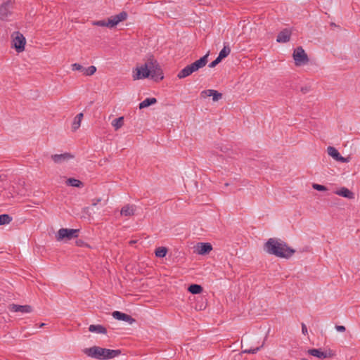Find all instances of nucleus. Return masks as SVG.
<instances>
[{
  "mask_svg": "<svg viewBox=\"0 0 360 360\" xmlns=\"http://www.w3.org/2000/svg\"><path fill=\"white\" fill-rule=\"evenodd\" d=\"M265 251L278 257L288 259L295 252L286 243L279 239L269 238L264 244Z\"/></svg>",
  "mask_w": 360,
  "mask_h": 360,
  "instance_id": "nucleus-1",
  "label": "nucleus"
},
{
  "mask_svg": "<svg viewBox=\"0 0 360 360\" xmlns=\"http://www.w3.org/2000/svg\"><path fill=\"white\" fill-rule=\"evenodd\" d=\"M82 352L89 357L98 360H108L118 356L121 353L120 349H110L98 346H93L84 348Z\"/></svg>",
  "mask_w": 360,
  "mask_h": 360,
  "instance_id": "nucleus-2",
  "label": "nucleus"
},
{
  "mask_svg": "<svg viewBox=\"0 0 360 360\" xmlns=\"http://www.w3.org/2000/svg\"><path fill=\"white\" fill-rule=\"evenodd\" d=\"M155 63L156 60L153 56H150L143 65L136 69V73L133 75L134 80L148 78L150 75V68L155 66Z\"/></svg>",
  "mask_w": 360,
  "mask_h": 360,
  "instance_id": "nucleus-3",
  "label": "nucleus"
},
{
  "mask_svg": "<svg viewBox=\"0 0 360 360\" xmlns=\"http://www.w3.org/2000/svg\"><path fill=\"white\" fill-rule=\"evenodd\" d=\"M128 14L126 11H122L117 15L111 16L108 20H98L94 22V25L101 27H107L112 28L116 26L119 22L127 20Z\"/></svg>",
  "mask_w": 360,
  "mask_h": 360,
  "instance_id": "nucleus-4",
  "label": "nucleus"
},
{
  "mask_svg": "<svg viewBox=\"0 0 360 360\" xmlns=\"http://www.w3.org/2000/svg\"><path fill=\"white\" fill-rule=\"evenodd\" d=\"M79 229H60L56 234V239L58 241L70 240L76 238L79 236Z\"/></svg>",
  "mask_w": 360,
  "mask_h": 360,
  "instance_id": "nucleus-5",
  "label": "nucleus"
},
{
  "mask_svg": "<svg viewBox=\"0 0 360 360\" xmlns=\"http://www.w3.org/2000/svg\"><path fill=\"white\" fill-rule=\"evenodd\" d=\"M292 56L297 66L307 64L309 62L308 56L302 46H298L294 50Z\"/></svg>",
  "mask_w": 360,
  "mask_h": 360,
  "instance_id": "nucleus-6",
  "label": "nucleus"
},
{
  "mask_svg": "<svg viewBox=\"0 0 360 360\" xmlns=\"http://www.w3.org/2000/svg\"><path fill=\"white\" fill-rule=\"evenodd\" d=\"M13 45L16 51L20 53L24 51L26 40L22 34L19 32H15L12 34Z\"/></svg>",
  "mask_w": 360,
  "mask_h": 360,
  "instance_id": "nucleus-7",
  "label": "nucleus"
},
{
  "mask_svg": "<svg viewBox=\"0 0 360 360\" xmlns=\"http://www.w3.org/2000/svg\"><path fill=\"white\" fill-rule=\"evenodd\" d=\"M13 4L11 1L2 4L0 6V20H4L11 14Z\"/></svg>",
  "mask_w": 360,
  "mask_h": 360,
  "instance_id": "nucleus-8",
  "label": "nucleus"
},
{
  "mask_svg": "<svg viewBox=\"0 0 360 360\" xmlns=\"http://www.w3.org/2000/svg\"><path fill=\"white\" fill-rule=\"evenodd\" d=\"M307 353L321 359H324L333 356L331 351H321L320 349H310L307 351Z\"/></svg>",
  "mask_w": 360,
  "mask_h": 360,
  "instance_id": "nucleus-9",
  "label": "nucleus"
},
{
  "mask_svg": "<svg viewBox=\"0 0 360 360\" xmlns=\"http://www.w3.org/2000/svg\"><path fill=\"white\" fill-rule=\"evenodd\" d=\"M208 56L209 53L189 65L193 72L198 71L199 69L202 68L206 65L208 62Z\"/></svg>",
  "mask_w": 360,
  "mask_h": 360,
  "instance_id": "nucleus-10",
  "label": "nucleus"
},
{
  "mask_svg": "<svg viewBox=\"0 0 360 360\" xmlns=\"http://www.w3.org/2000/svg\"><path fill=\"white\" fill-rule=\"evenodd\" d=\"M327 152L330 156H331L333 159H335L336 161L341 162H347L348 158L342 157L338 150L333 147V146H328L327 148Z\"/></svg>",
  "mask_w": 360,
  "mask_h": 360,
  "instance_id": "nucleus-11",
  "label": "nucleus"
},
{
  "mask_svg": "<svg viewBox=\"0 0 360 360\" xmlns=\"http://www.w3.org/2000/svg\"><path fill=\"white\" fill-rule=\"evenodd\" d=\"M195 248L197 253L201 255L209 254L212 250V246L210 243H198Z\"/></svg>",
  "mask_w": 360,
  "mask_h": 360,
  "instance_id": "nucleus-12",
  "label": "nucleus"
},
{
  "mask_svg": "<svg viewBox=\"0 0 360 360\" xmlns=\"http://www.w3.org/2000/svg\"><path fill=\"white\" fill-rule=\"evenodd\" d=\"M8 309L13 312L30 313L32 311V307L30 305L11 304L8 306Z\"/></svg>",
  "mask_w": 360,
  "mask_h": 360,
  "instance_id": "nucleus-13",
  "label": "nucleus"
},
{
  "mask_svg": "<svg viewBox=\"0 0 360 360\" xmlns=\"http://www.w3.org/2000/svg\"><path fill=\"white\" fill-rule=\"evenodd\" d=\"M112 315L114 319L119 320V321H123L125 322H128L130 324L135 322V319H133L131 316H129L127 314L122 313L121 311H113Z\"/></svg>",
  "mask_w": 360,
  "mask_h": 360,
  "instance_id": "nucleus-14",
  "label": "nucleus"
},
{
  "mask_svg": "<svg viewBox=\"0 0 360 360\" xmlns=\"http://www.w3.org/2000/svg\"><path fill=\"white\" fill-rule=\"evenodd\" d=\"M150 70L151 72L150 76L155 82L160 81L164 78L162 70L159 67L157 61L155 63V66L153 68H150Z\"/></svg>",
  "mask_w": 360,
  "mask_h": 360,
  "instance_id": "nucleus-15",
  "label": "nucleus"
},
{
  "mask_svg": "<svg viewBox=\"0 0 360 360\" xmlns=\"http://www.w3.org/2000/svg\"><path fill=\"white\" fill-rule=\"evenodd\" d=\"M73 158L74 156L69 153H65L63 154H55L51 155V159L55 163L57 164L68 161Z\"/></svg>",
  "mask_w": 360,
  "mask_h": 360,
  "instance_id": "nucleus-16",
  "label": "nucleus"
},
{
  "mask_svg": "<svg viewBox=\"0 0 360 360\" xmlns=\"http://www.w3.org/2000/svg\"><path fill=\"white\" fill-rule=\"evenodd\" d=\"M203 98L212 96L213 101H217L222 98V94L214 89L204 90L200 94Z\"/></svg>",
  "mask_w": 360,
  "mask_h": 360,
  "instance_id": "nucleus-17",
  "label": "nucleus"
},
{
  "mask_svg": "<svg viewBox=\"0 0 360 360\" xmlns=\"http://www.w3.org/2000/svg\"><path fill=\"white\" fill-rule=\"evenodd\" d=\"M290 36L291 31L288 29H284L278 34L276 41L279 43H286L290 41Z\"/></svg>",
  "mask_w": 360,
  "mask_h": 360,
  "instance_id": "nucleus-18",
  "label": "nucleus"
},
{
  "mask_svg": "<svg viewBox=\"0 0 360 360\" xmlns=\"http://www.w3.org/2000/svg\"><path fill=\"white\" fill-rule=\"evenodd\" d=\"M335 193L340 196H342L348 199L354 198V193L345 187H342L340 190L335 191Z\"/></svg>",
  "mask_w": 360,
  "mask_h": 360,
  "instance_id": "nucleus-19",
  "label": "nucleus"
},
{
  "mask_svg": "<svg viewBox=\"0 0 360 360\" xmlns=\"http://www.w3.org/2000/svg\"><path fill=\"white\" fill-rule=\"evenodd\" d=\"M135 208L134 205H126L121 209L120 214L126 217H131L134 214Z\"/></svg>",
  "mask_w": 360,
  "mask_h": 360,
  "instance_id": "nucleus-20",
  "label": "nucleus"
},
{
  "mask_svg": "<svg viewBox=\"0 0 360 360\" xmlns=\"http://www.w3.org/2000/svg\"><path fill=\"white\" fill-rule=\"evenodd\" d=\"M89 330L92 333L106 334L107 330L102 325H90Z\"/></svg>",
  "mask_w": 360,
  "mask_h": 360,
  "instance_id": "nucleus-21",
  "label": "nucleus"
},
{
  "mask_svg": "<svg viewBox=\"0 0 360 360\" xmlns=\"http://www.w3.org/2000/svg\"><path fill=\"white\" fill-rule=\"evenodd\" d=\"M193 72L192 69H191V67L188 65L186 66L184 68H183L181 71L179 72L177 74V77L179 79H184L186 77L190 76L191 74H193Z\"/></svg>",
  "mask_w": 360,
  "mask_h": 360,
  "instance_id": "nucleus-22",
  "label": "nucleus"
},
{
  "mask_svg": "<svg viewBox=\"0 0 360 360\" xmlns=\"http://www.w3.org/2000/svg\"><path fill=\"white\" fill-rule=\"evenodd\" d=\"M265 340H263L261 345L256 347L255 348L245 349H243L240 353L238 354L239 357L241 356L242 354H256L259 351L264 345Z\"/></svg>",
  "mask_w": 360,
  "mask_h": 360,
  "instance_id": "nucleus-23",
  "label": "nucleus"
},
{
  "mask_svg": "<svg viewBox=\"0 0 360 360\" xmlns=\"http://www.w3.org/2000/svg\"><path fill=\"white\" fill-rule=\"evenodd\" d=\"M156 103L157 99L155 98H147L139 103V108L143 109L151 105L155 104Z\"/></svg>",
  "mask_w": 360,
  "mask_h": 360,
  "instance_id": "nucleus-24",
  "label": "nucleus"
},
{
  "mask_svg": "<svg viewBox=\"0 0 360 360\" xmlns=\"http://www.w3.org/2000/svg\"><path fill=\"white\" fill-rule=\"evenodd\" d=\"M66 184L70 186L81 188L83 187L84 184L79 179L75 178H69L66 181Z\"/></svg>",
  "mask_w": 360,
  "mask_h": 360,
  "instance_id": "nucleus-25",
  "label": "nucleus"
},
{
  "mask_svg": "<svg viewBox=\"0 0 360 360\" xmlns=\"http://www.w3.org/2000/svg\"><path fill=\"white\" fill-rule=\"evenodd\" d=\"M188 292L193 295L200 294L202 292L203 288L200 285L191 284L188 288Z\"/></svg>",
  "mask_w": 360,
  "mask_h": 360,
  "instance_id": "nucleus-26",
  "label": "nucleus"
},
{
  "mask_svg": "<svg viewBox=\"0 0 360 360\" xmlns=\"http://www.w3.org/2000/svg\"><path fill=\"white\" fill-rule=\"evenodd\" d=\"M115 130L117 131L124 125V117H120L112 120L111 123Z\"/></svg>",
  "mask_w": 360,
  "mask_h": 360,
  "instance_id": "nucleus-27",
  "label": "nucleus"
},
{
  "mask_svg": "<svg viewBox=\"0 0 360 360\" xmlns=\"http://www.w3.org/2000/svg\"><path fill=\"white\" fill-rule=\"evenodd\" d=\"M230 53L231 49L229 46H224V48L219 52V56L217 57L222 60L224 58L227 57L230 54Z\"/></svg>",
  "mask_w": 360,
  "mask_h": 360,
  "instance_id": "nucleus-28",
  "label": "nucleus"
},
{
  "mask_svg": "<svg viewBox=\"0 0 360 360\" xmlns=\"http://www.w3.org/2000/svg\"><path fill=\"white\" fill-rule=\"evenodd\" d=\"M12 221V217L7 214H3L0 215V225H5L9 224Z\"/></svg>",
  "mask_w": 360,
  "mask_h": 360,
  "instance_id": "nucleus-29",
  "label": "nucleus"
},
{
  "mask_svg": "<svg viewBox=\"0 0 360 360\" xmlns=\"http://www.w3.org/2000/svg\"><path fill=\"white\" fill-rule=\"evenodd\" d=\"M167 249L165 247H160L155 250V256L158 257H164L166 256Z\"/></svg>",
  "mask_w": 360,
  "mask_h": 360,
  "instance_id": "nucleus-30",
  "label": "nucleus"
},
{
  "mask_svg": "<svg viewBox=\"0 0 360 360\" xmlns=\"http://www.w3.org/2000/svg\"><path fill=\"white\" fill-rule=\"evenodd\" d=\"M96 71V68L94 65H91L87 68H84V75L86 76L93 75Z\"/></svg>",
  "mask_w": 360,
  "mask_h": 360,
  "instance_id": "nucleus-31",
  "label": "nucleus"
},
{
  "mask_svg": "<svg viewBox=\"0 0 360 360\" xmlns=\"http://www.w3.org/2000/svg\"><path fill=\"white\" fill-rule=\"evenodd\" d=\"M312 188L319 191H325L327 190L326 186L317 184H313Z\"/></svg>",
  "mask_w": 360,
  "mask_h": 360,
  "instance_id": "nucleus-32",
  "label": "nucleus"
},
{
  "mask_svg": "<svg viewBox=\"0 0 360 360\" xmlns=\"http://www.w3.org/2000/svg\"><path fill=\"white\" fill-rule=\"evenodd\" d=\"M72 70H79L84 72V68L79 63H74L71 65Z\"/></svg>",
  "mask_w": 360,
  "mask_h": 360,
  "instance_id": "nucleus-33",
  "label": "nucleus"
},
{
  "mask_svg": "<svg viewBox=\"0 0 360 360\" xmlns=\"http://www.w3.org/2000/svg\"><path fill=\"white\" fill-rule=\"evenodd\" d=\"M81 122L76 118L74 119L72 122V131H76L80 127Z\"/></svg>",
  "mask_w": 360,
  "mask_h": 360,
  "instance_id": "nucleus-34",
  "label": "nucleus"
},
{
  "mask_svg": "<svg viewBox=\"0 0 360 360\" xmlns=\"http://www.w3.org/2000/svg\"><path fill=\"white\" fill-rule=\"evenodd\" d=\"M221 61V60L220 58H219L218 57H217V58L213 60L212 62H211L210 64H209V68H214L217 65H218L220 62Z\"/></svg>",
  "mask_w": 360,
  "mask_h": 360,
  "instance_id": "nucleus-35",
  "label": "nucleus"
},
{
  "mask_svg": "<svg viewBox=\"0 0 360 360\" xmlns=\"http://www.w3.org/2000/svg\"><path fill=\"white\" fill-rule=\"evenodd\" d=\"M335 329L338 331V332H345L346 330V328L344 326H338V325H336L335 326Z\"/></svg>",
  "mask_w": 360,
  "mask_h": 360,
  "instance_id": "nucleus-36",
  "label": "nucleus"
},
{
  "mask_svg": "<svg viewBox=\"0 0 360 360\" xmlns=\"http://www.w3.org/2000/svg\"><path fill=\"white\" fill-rule=\"evenodd\" d=\"M75 243H76V245H77V246H79V247H82V246H84V243H84L82 240H81V239H78V240H77L75 241Z\"/></svg>",
  "mask_w": 360,
  "mask_h": 360,
  "instance_id": "nucleus-37",
  "label": "nucleus"
},
{
  "mask_svg": "<svg viewBox=\"0 0 360 360\" xmlns=\"http://www.w3.org/2000/svg\"><path fill=\"white\" fill-rule=\"evenodd\" d=\"M302 331L304 335L307 333V328L304 323H302Z\"/></svg>",
  "mask_w": 360,
  "mask_h": 360,
  "instance_id": "nucleus-38",
  "label": "nucleus"
},
{
  "mask_svg": "<svg viewBox=\"0 0 360 360\" xmlns=\"http://www.w3.org/2000/svg\"><path fill=\"white\" fill-rule=\"evenodd\" d=\"M83 116H84L83 113L80 112L75 118H76L77 120H78L81 122L82 119L83 118Z\"/></svg>",
  "mask_w": 360,
  "mask_h": 360,
  "instance_id": "nucleus-39",
  "label": "nucleus"
},
{
  "mask_svg": "<svg viewBox=\"0 0 360 360\" xmlns=\"http://www.w3.org/2000/svg\"><path fill=\"white\" fill-rule=\"evenodd\" d=\"M101 201V198H97L96 200H94L93 202H92V205L96 206Z\"/></svg>",
  "mask_w": 360,
  "mask_h": 360,
  "instance_id": "nucleus-40",
  "label": "nucleus"
},
{
  "mask_svg": "<svg viewBox=\"0 0 360 360\" xmlns=\"http://www.w3.org/2000/svg\"><path fill=\"white\" fill-rule=\"evenodd\" d=\"M307 89L302 88V91L303 93H306V92H307Z\"/></svg>",
  "mask_w": 360,
  "mask_h": 360,
  "instance_id": "nucleus-41",
  "label": "nucleus"
},
{
  "mask_svg": "<svg viewBox=\"0 0 360 360\" xmlns=\"http://www.w3.org/2000/svg\"><path fill=\"white\" fill-rule=\"evenodd\" d=\"M46 324L42 323L39 325V327L41 328V327H44Z\"/></svg>",
  "mask_w": 360,
  "mask_h": 360,
  "instance_id": "nucleus-42",
  "label": "nucleus"
}]
</instances>
